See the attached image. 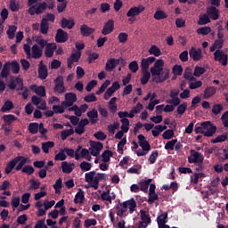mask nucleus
<instances>
[{
  "instance_id": "36",
  "label": "nucleus",
  "mask_w": 228,
  "mask_h": 228,
  "mask_svg": "<svg viewBox=\"0 0 228 228\" xmlns=\"http://www.w3.org/2000/svg\"><path fill=\"white\" fill-rule=\"evenodd\" d=\"M17 31V26L15 25H11L9 26L6 34L9 38V40H13L15 38V32Z\"/></svg>"
},
{
  "instance_id": "56",
  "label": "nucleus",
  "mask_w": 228,
  "mask_h": 228,
  "mask_svg": "<svg viewBox=\"0 0 228 228\" xmlns=\"http://www.w3.org/2000/svg\"><path fill=\"white\" fill-rule=\"evenodd\" d=\"M175 143H177V139H172L171 141H168L165 144L164 149H166V151H174V147H175Z\"/></svg>"
},
{
  "instance_id": "44",
  "label": "nucleus",
  "mask_w": 228,
  "mask_h": 228,
  "mask_svg": "<svg viewBox=\"0 0 228 228\" xmlns=\"http://www.w3.org/2000/svg\"><path fill=\"white\" fill-rule=\"evenodd\" d=\"M40 127V124L38 123H29L28 125V133H30V134H37V133H38V129Z\"/></svg>"
},
{
  "instance_id": "17",
  "label": "nucleus",
  "mask_w": 228,
  "mask_h": 228,
  "mask_svg": "<svg viewBox=\"0 0 228 228\" xmlns=\"http://www.w3.org/2000/svg\"><path fill=\"white\" fill-rule=\"evenodd\" d=\"M142 12H145L143 5L132 7L126 12V17H137V15H140Z\"/></svg>"
},
{
  "instance_id": "18",
  "label": "nucleus",
  "mask_w": 228,
  "mask_h": 228,
  "mask_svg": "<svg viewBox=\"0 0 228 228\" xmlns=\"http://www.w3.org/2000/svg\"><path fill=\"white\" fill-rule=\"evenodd\" d=\"M207 15H208L209 19H212V20H218V19H220V11L215 6H210L207 8Z\"/></svg>"
},
{
  "instance_id": "51",
  "label": "nucleus",
  "mask_w": 228,
  "mask_h": 228,
  "mask_svg": "<svg viewBox=\"0 0 228 228\" xmlns=\"http://www.w3.org/2000/svg\"><path fill=\"white\" fill-rule=\"evenodd\" d=\"M61 168L63 174H71L73 168L71 166H69V162L63 161L61 162Z\"/></svg>"
},
{
  "instance_id": "15",
  "label": "nucleus",
  "mask_w": 228,
  "mask_h": 228,
  "mask_svg": "<svg viewBox=\"0 0 228 228\" xmlns=\"http://www.w3.org/2000/svg\"><path fill=\"white\" fill-rule=\"evenodd\" d=\"M165 65V61L163 60L159 59L155 61L154 66L150 69V72L151 77L156 76V74H159L160 70H163V66Z\"/></svg>"
},
{
  "instance_id": "33",
  "label": "nucleus",
  "mask_w": 228,
  "mask_h": 228,
  "mask_svg": "<svg viewBox=\"0 0 228 228\" xmlns=\"http://www.w3.org/2000/svg\"><path fill=\"white\" fill-rule=\"evenodd\" d=\"M216 94V87L215 86H208L204 90V99H209L213 97Z\"/></svg>"
},
{
  "instance_id": "42",
  "label": "nucleus",
  "mask_w": 228,
  "mask_h": 228,
  "mask_svg": "<svg viewBox=\"0 0 228 228\" xmlns=\"http://www.w3.org/2000/svg\"><path fill=\"white\" fill-rule=\"evenodd\" d=\"M148 53L158 58L161 54V49H159V47L156 46V45H153L150 47Z\"/></svg>"
},
{
  "instance_id": "29",
  "label": "nucleus",
  "mask_w": 228,
  "mask_h": 228,
  "mask_svg": "<svg viewBox=\"0 0 228 228\" xmlns=\"http://www.w3.org/2000/svg\"><path fill=\"white\" fill-rule=\"evenodd\" d=\"M10 61H7L4 64L2 68L0 77H2V79H6V77L10 76Z\"/></svg>"
},
{
  "instance_id": "28",
  "label": "nucleus",
  "mask_w": 228,
  "mask_h": 228,
  "mask_svg": "<svg viewBox=\"0 0 228 228\" xmlns=\"http://www.w3.org/2000/svg\"><path fill=\"white\" fill-rule=\"evenodd\" d=\"M116 210H117V216H124V213H126L127 211V206L126 203L123 202V203H118L116 206Z\"/></svg>"
},
{
  "instance_id": "60",
  "label": "nucleus",
  "mask_w": 228,
  "mask_h": 228,
  "mask_svg": "<svg viewBox=\"0 0 228 228\" xmlns=\"http://www.w3.org/2000/svg\"><path fill=\"white\" fill-rule=\"evenodd\" d=\"M174 131L172 129H167L162 134L164 140H172L174 138Z\"/></svg>"
},
{
  "instance_id": "62",
  "label": "nucleus",
  "mask_w": 228,
  "mask_h": 228,
  "mask_svg": "<svg viewBox=\"0 0 228 228\" xmlns=\"http://www.w3.org/2000/svg\"><path fill=\"white\" fill-rule=\"evenodd\" d=\"M92 225H97V219L90 218V219L85 220L84 227L90 228V227H92Z\"/></svg>"
},
{
  "instance_id": "38",
  "label": "nucleus",
  "mask_w": 228,
  "mask_h": 228,
  "mask_svg": "<svg viewBox=\"0 0 228 228\" xmlns=\"http://www.w3.org/2000/svg\"><path fill=\"white\" fill-rule=\"evenodd\" d=\"M33 86H35V94L39 95V97H45V87L44 86H31L30 88L33 90Z\"/></svg>"
},
{
  "instance_id": "8",
  "label": "nucleus",
  "mask_w": 228,
  "mask_h": 228,
  "mask_svg": "<svg viewBox=\"0 0 228 228\" xmlns=\"http://www.w3.org/2000/svg\"><path fill=\"white\" fill-rule=\"evenodd\" d=\"M189 163H204V155L195 150H191V156L188 157Z\"/></svg>"
},
{
  "instance_id": "10",
  "label": "nucleus",
  "mask_w": 228,
  "mask_h": 228,
  "mask_svg": "<svg viewBox=\"0 0 228 228\" xmlns=\"http://www.w3.org/2000/svg\"><path fill=\"white\" fill-rule=\"evenodd\" d=\"M77 101V95L74 93H67L65 94V101L61 102V106L64 108H70V106H74V102Z\"/></svg>"
},
{
  "instance_id": "11",
  "label": "nucleus",
  "mask_w": 228,
  "mask_h": 228,
  "mask_svg": "<svg viewBox=\"0 0 228 228\" xmlns=\"http://www.w3.org/2000/svg\"><path fill=\"white\" fill-rule=\"evenodd\" d=\"M90 146L92 149H90V154L91 156L97 157L99 154H101L102 149L104 148V144L101 142H95V141H90Z\"/></svg>"
},
{
  "instance_id": "3",
  "label": "nucleus",
  "mask_w": 228,
  "mask_h": 228,
  "mask_svg": "<svg viewBox=\"0 0 228 228\" xmlns=\"http://www.w3.org/2000/svg\"><path fill=\"white\" fill-rule=\"evenodd\" d=\"M170 77V69H162L159 71V74H155V76L151 77V81L159 85L160 83H165L167 79Z\"/></svg>"
},
{
  "instance_id": "50",
  "label": "nucleus",
  "mask_w": 228,
  "mask_h": 228,
  "mask_svg": "<svg viewBox=\"0 0 228 228\" xmlns=\"http://www.w3.org/2000/svg\"><path fill=\"white\" fill-rule=\"evenodd\" d=\"M196 33L198 35H209V33H211V27H201L197 28Z\"/></svg>"
},
{
  "instance_id": "12",
  "label": "nucleus",
  "mask_w": 228,
  "mask_h": 228,
  "mask_svg": "<svg viewBox=\"0 0 228 228\" xmlns=\"http://www.w3.org/2000/svg\"><path fill=\"white\" fill-rule=\"evenodd\" d=\"M169 97L172 99L166 100L167 104H175V106H179V104H181V99H179V89L171 90Z\"/></svg>"
},
{
  "instance_id": "14",
  "label": "nucleus",
  "mask_w": 228,
  "mask_h": 228,
  "mask_svg": "<svg viewBox=\"0 0 228 228\" xmlns=\"http://www.w3.org/2000/svg\"><path fill=\"white\" fill-rule=\"evenodd\" d=\"M80 58H81L80 51H76L72 53L70 56L67 59L68 69H72V65H74V63H77Z\"/></svg>"
},
{
  "instance_id": "20",
  "label": "nucleus",
  "mask_w": 228,
  "mask_h": 228,
  "mask_svg": "<svg viewBox=\"0 0 228 228\" xmlns=\"http://www.w3.org/2000/svg\"><path fill=\"white\" fill-rule=\"evenodd\" d=\"M76 26V21H74V19H67V18H62L61 20V28L62 29H72Z\"/></svg>"
},
{
  "instance_id": "31",
  "label": "nucleus",
  "mask_w": 228,
  "mask_h": 228,
  "mask_svg": "<svg viewBox=\"0 0 228 228\" xmlns=\"http://www.w3.org/2000/svg\"><path fill=\"white\" fill-rule=\"evenodd\" d=\"M2 118L5 126H12V124H13L15 120H17V117H15V115L12 114L4 115Z\"/></svg>"
},
{
  "instance_id": "21",
  "label": "nucleus",
  "mask_w": 228,
  "mask_h": 228,
  "mask_svg": "<svg viewBox=\"0 0 228 228\" xmlns=\"http://www.w3.org/2000/svg\"><path fill=\"white\" fill-rule=\"evenodd\" d=\"M58 49L56 43H48L45 47V55L46 58H53L54 56V51Z\"/></svg>"
},
{
  "instance_id": "39",
  "label": "nucleus",
  "mask_w": 228,
  "mask_h": 228,
  "mask_svg": "<svg viewBox=\"0 0 228 228\" xmlns=\"http://www.w3.org/2000/svg\"><path fill=\"white\" fill-rule=\"evenodd\" d=\"M209 22H211V20L208 14L200 15L198 20L199 26H206V24H209Z\"/></svg>"
},
{
  "instance_id": "58",
  "label": "nucleus",
  "mask_w": 228,
  "mask_h": 228,
  "mask_svg": "<svg viewBox=\"0 0 228 228\" xmlns=\"http://www.w3.org/2000/svg\"><path fill=\"white\" fill-rule=\"evenodd\" d=\"M46 8L47 4L45 2L39 4L38 6L36 7V15H40V13H43Z\"/></svg>"
},
{
  "instance_id": "64",
  "label": "nucleus",
  "mask_w": 228,
  "mask_h": 228,
  "mask_svg": "<svg viewBox=\"0 0 228 228\" xmlns=\"http://www.w3.org/2000/svg\"><path fill=\"white\" fill-rule=\"evenodd\" d=\"M227 140V134H221L215 139L211 140V143H222V142H225Z\"/></svg>"
},
{
  "instance_id": "41",
  "label": "nucleus",
  "mask_w": 228,
  "mask_h": 228,
  "mask_svg": "<svg viewBox=\"0 0 228 228\" xmlns=\"http://www.w3.org/2000/svg\"><path fill=\"white\" fill-rule=\"evenodd\" d=\"M126 204V208L129 209V213H134V208H136V201L134 199L128 200L124 201Z\"/></svg>"
},
{
  "instance_id": "26",
  "label": "nucleus",
  "mask_w": 228,
  "mask_h": 228,
  "mask_svg": "<svg viewBox=\"0 0 228 228\" xmlns=\"http://www.w3.org/2000/svg\"><path fill=\"white\" fill-rule=\"evenodd\" d=\"M91 124H97L99 122V112L97 110L92 109L90 111L86 113Z\"/></svg>"
},
{
  "instance_id": "54",
  "label": "nucleus",
  "mask_w": 228,
  "mask_h": 228,
  "mask_svg": "<svg viewBox=\"0 0 228 228\" xmlns=\"http://www.w3.org/2000/svg\"><path fill=\"white\" fill-rule=\"evenodd\" d=\"M202 74H206V69L200 66H196L194 69L193 76H195V77H200Z\"/></svg>"
},
{
  "instance_id": "1",
  "label": "nucleus",
  "mask_w": 228,
  "mask_h": 228,
  "mask_svg": "<svg viewBox=\"0 0 228 228\" xmlns=\"http://www.w3.org/2000/svg\"><path fill=\"white\" fill-rule=\"evenodd\" d=\"M28 163V158L24 156H18L12 159L5 167V174H12V170L15 168L16 172L21 170L23 174L27 175H33L35 174V168L31 165H26ZM26 165V166H25Z\"/></svg>"
},
{
  "instance_id": "30",
  "label": "nucleus",
  "mask_w": 228,
  "mask_h": 228,
  "mask_svg": "<svg viewBox=\"0 0 228 228\" xmlns=\"http://www.w3.org/2000/svg\"><path fill=\"white\" fill-rule=\"evenodd\" d=\"M40 33H42V35H47V33H49V22L45 18H43L41 20Z\"/></svg>"
},
{
  "instance_id": "23",
  "label": "nucleus",
  "mask_w": 228,
  "mask_h": 228,
  "mask_svg": "<svg viewBox=\"0 0 228 228\" xmlns=\"http://www.w3.org/2000/svg\"><path fill=\"white\" fill-rule=\"evenodd\" d=\"M47 76H49L47 66L44 64V62L41 61L39 63V69H38V77L39 79H47Z\"/></svg>"
},
{
  "instance_id": "6",
  "label": "nucleus",
  "mask_w": 228,
  "mask_h": 228,
  "mask_svg": "<svg viewBox=\"0 0 228 228\" xmlns=\"http://www.w3.org/2000/svg\"><path fill=\"white\" fill-rule=\"evenodd\" d=\"M214 60L215 61H219L223 67H227L228 63V55L224 53L222 50H216L214 53Z\"/></svg>"
},
{
  "instance_id": "7",
  "label": "nucleus",
  "mask_w": 228,
  "mask_h": 228,
  "mask_svg": "<svg viewBox=\"0 0 228 228\" xmlns=\"http://www.w3.org/2000/svg\"><path fill=\"white\" fill-rule=\"evenodd\" d=\"M17 85L19 86L18 90H23L24 89V81L20 77H12V78L9 80L8 87L10 90H15L17 88Z\"/></svg>"
},
{
  "instance_id": "35",
  "label": "nucleus",
  "mask_w": 228,
  "mask_h": 228,
  "mask_svg": "<svg viewBox=\"0 0 228 228\" xmlns=\"http://www.w3.org/2000/svg\"><path fill=\"white\" fill-rule=\"evenodd\" d=\"M10 69L12 74H19V72H20V64H19L17 61H12L10 62Z\"/></svg>"
},
{
  "instance_id": "9",
  "label": "nucleus",
  "mask_w": 228,
  "mask_h": 228,
  "mask_svg": "<svg viewBox=\"0 0 228 228\" xmlns=\"http://www.w3.org/2000/svg\"><path fill=\"white\" fill-rule=\"evenodd\" d=\"M141 221L139 222V228H147L149 224L152 222L151 216L143 209L140 210Z\"/></svg>"
},
{
  "instance_id": "37",
  "label": "nucleus",
  "mask_w": 228,
  "mask_h": 228,
  "mask_svg": "<svg viewBox=\"0 0 228 228\" xmlns=\"http://www.w3.org/2000/svg\"><path fill=\"white\" fill-rule=\"evenodd\" d=\"M85 202V191H80L75 195L74 203L83 204Z\"/></svg>"
},
{
  "instance_id": "53",
  "label": "nucleus",
  "mask_w": 228,
  "mask_h": 228,
  "mask_svg": "<svg viewBox=\"0 0 228 228\" xmlns=\"http://www.w3.org/2000/svg\"><path fill=\"white\" fill-rule=\"evenodd\" d=\"M74 133V128H69V129H67V130H63L61 133V140H67V138H69V136H71V134Z\"/></svg>"
},
{
  "instance_id": "5",
  "label": "nucleus",
  "mask_w": 228,
  "mask_h": 228,
  "mask_svg": "<svg viewBox=\"0 0 228 228\" xmlns=\"http://www.w3.org/2000/svg\"><path fill=\"white\" fill-rule=\"evenodd\" d=\"M55 86L53 87V92L55 94H65L67 88L65 87V83L63 82V77L58 76L54 80Z\"/></svg>"
},
{
  "instance_id": "46",
  "label": "nucleus",
  "mask_w": 228,
  "mask_h": 228,
  "mask_svg": "<svg viewBox=\"0 0 228 228\" xmlns=\"http://www.w3.org/2000/svg\"><path fill=\"white\" fill-rule=\"evenodd\" d=\"M167 17H168V15L166 13L165 11H156L154 13V19L156 20H163V19H167Z\"/></svg>"
},
{
  "instance_id": "24",
  "label": "nucleus",
  "mask_w": 228,
  "mask_h": 228,
  "mask_svg": "<svg viewBox=\"0 0 228 228\" xmlns=\"http://www.w3.org/2000/svg\"><path fill=\"white\" fill-rule=\"evenodd\" d=\"M117 65H120V61L115 58L109 59L105 65V70L110 72L113 70L117 67Z\"/></svg>"
},
{
  "instance_id": "48",
  "label": "nucleus",
  "mask_w": 228,
  "mask_h": 228,
  "mask_svg": "<svg viewBox=\"0 0 228 228\" xmlns=\"http://www.w3.org/2000/svg\"><path fill=\"white\" fill-rule=\"evenodd\" d=\"M92 163L86 161H82L79 165L80 170L82 172H89V170H92Z\"/></svg>"
},
{
  "instance_id": "13",
  "label": "nucleus",
  "mask_w": 228,
  "mask_h": 228,
  "mask_svg": "<svg viewBox=\"0 0 228 228\" xmlns=\"http://www.w3.org/2000/svg\"><path fill=\"white\" fill-rule=\"evenodd\" d=\"M69 40V33L65 32L63 28L57 29V33L55 35V41L57 44H65Z\"/></svg>"
},
{
  "instance_id": "61",
  "label": "nucleus",
  "mask_w": 228,
  "mask_h": 228,
  "mask_svg": "<svg viewBox=\"0 0 228 228\" xmlns=\"http://www.w3.org/2000/svg\"><path fill=\"white\" fill-rule=\"evenodd\" d=\"M128 69L130 71H132L134 74L138 72V69H139V66H138V61H133L129 63L128 65Z\"/></svg>"
},
{
  "instance_id": "4",
  "label": "nucleus",
  "mask_w": 228,
  "mask_h": 228,
  "mask_svg": "<svg viewBox=\"0 0 228 228\" xmlns=\"http://www.w3.org/2000/svg\"><path fill=\"white\" fill-rule=\"evenodd\" d=\"M204 129V136L207 138H211L216 133V126L211 123V121H205L202 123Z\"/></svg>"
},
{
  "instance_id": "2",
  "label": "nucleus",
  "mask_w": 228,
  "mask_h": 228,
  "mask_svg": "<svg viewBox=\"0 0 228 228\" xmlns=\"http://www.w3.org/2000/svg\"><path fill=\"white\" fill-rule=\"evenodd\" d=\"M108 175L105 173H97L96 171H90L85 174V181L90 184L91 188L99 190V183L106 181Z\"/></svg>"
},
{
  "instance_id": "55",
  "label": "nucleus",
  "mask_w": 228,
  "mask_h": 228,
  "mask_svg": "<svg viewBox=\"0 0 228 228\" xmlns=\"http://www.w3.org/2000/svg\"><path fill=\"white\" fill-rule=\"evenodd\" d=\"M187 108H188V103L187 102L181 103L177 107L176 113H178V115H184V113L186 112Z\"/></svg>"
},
{
  "instance_id": "34",
  "label": "nucleus",
  "mask_w": 228,
  "mask_h": 228,
  "mask_svg": "<svg viewBox=\"0 0 228 228\" xmlns=\"http://www.w3.org/2000/svg\"><path fill=\"white\" fill-rule=\"evenodd\" d=\"M151 183H152V179L149 178L148 180H144L141 182L140 184V190L141 191H143L144 193H147L149 191V186L151 185Z\"/></svg>"
},
{
  "instance_id": "43",
  "label": "nucleus",
  "mask_w": 228,
  "mask_h": 228,
  "mask_svg": "<svg viewBox=\"0 0 228 228\" xmlns=\"http://www.w3.org/2000/svg\"><path fill=\"white\" fill-rule=\"evenodd\" d=\"M53 147H54V142L48 141L42 143V151L45 154H49V149H53Z\"/></svg>"
},
{
  "instance_id": "57",
  "label": "nucleus",
  "mask_w": 228,
  "mask_h": 228,
  "mask_svg": "<svg viewBox=\"0 0 228 228\" xmlns=\"http://www.w3.org/2000/svg\"><path fill=\"white\" fill-rule=\"evenodd\" d=\"M159 156V152L158 150L151 152L148 161L150 162V165H154L156 163V160L158 159V157Z\"/></svg>"
},
{
  "instance_id": "40",
  "label": "nucleus",
  "mask_w": 228,
  "mask_h": 228,
  "mask_svg": "<svg viewBox=\"0 0 228 228\" xmlns=\"http://www.w3.org/2000/svg\"><path fill=\"white\" fill-rule=\"evenodd\" d=\"M103 163H110V158H113V151L106 150L102 154Z\"/></svg>"
},
{
  "instance_id": "47",
  "label": "nucleus",
  "mask_w": 228,
  "mask_h": 228,
  "mask_svg": "<svg viewBox=\"0 0 228 228\" xmlns=\"http://www.w3.org/2000/svg\"><path fill=\"white\" fill-rule=\"evenodd\" d=\"M36 44L39 45V48L45 49V45H47V41L44 39V37L37 36L35 39Z\"/></svg>"
},
{
  "instance_id": "25",
  "label": "nucleus",
  "mask_w": 228,
  "mask_h": 228,
  "mask_svg": "<svg viewBox=\"0 0 228 228\" xmlns=\"http://www.w3.org/2000/svg\"><path fill=\"white\" fill-rule=\"evenodd\" d=\"M80 33L82 37H90V35L95 33V28H90L86 24H83L80 26Z\"/></svg>"
},
{
  "instance_id": "45",
  "label": "nucleus",
  "mask_w": 228,
  "mask_h": 228,
  "mask_svg": "<svg viewBox=\"0 0 228 228\" xmlns=\"http://www.w3.org/2000/svg\"><path fill=\"white\" fill-rule=\"evenodd\" d=\"M10 110H13V102L12 101L7 100L1 108V111L3 113H6V111H10Z\"/></svg>"
},
{
  "instance_id": "22",
  "label": "nucleus",
  "mask_w": 228,
  "mask_h": 228,
  "mask_svg": "<svg viewBox=\"0 0 228 228\" xmlns=\"http://www.w3.org/2000/svg\"><path fill=\"white\" fill-rule=\"evenodd\" d=\"M190 56L192 58L193 61H200V60H202V49H195V47H192L189 51Z\"/></svg>"
},
{
  "instance_id": "19",
  "label": "nucleus",
  "mask_w": 228,
  "mask_h": 228,
  "mask_svg": "<svg viewBox=\"0 0 228 228\" xmlns=\"http://www.w3.org/2000/svg\"><path fill=\"white\" fill-rule=\"evenodd\" d=\"M156 61V57H148L147 59H142L141 62V70L142 71H149V67L151 64Z\"/></svg>"
},
{
  "instance_id": "27",
  "label": "nucleus",
  "mask_w": 228,
  "mask_h": 228,
  "mask_svg": "<svg viewBox=\"0 0 228 228\" xmlns=\"http://www.w3.org/2000/svg\"><path fill=\"white\" fill-rule=\"evenodd\" d=\"M43 53L44 49L39 48L38 45H34L32 46V58H34V60H38V58H42Z\"/></svg>"
},
{
  "instance_id": "52",
  "label": "nucleus",
  "mask_w": 228,
  "mask_h": 228,
  "mask_svg": "<svg viewBox=\"0 0 228 228\" xmlns=\"http://www.w3.org/2000/svg\"><path fill=\"white\" fill-rule=\"evenodd\" d=\"M110 80H105L104 83L100 86L99 90L96 92V95H101V94H104L106 88H108L110 85Z\"/></svg>"
},
{
  "instance_id": "63",
  "label": "nucleus",
  "mask_w": 228,
  "mask_h": 228,
  "mask_svg": "<svg viewBox=\"0 0 228 228\" xmlns=\"http://www.w3.org/2000/svg\"><path fill=\"white\" fill-rule=\"evenodd\" d=\"M173 74L174 76H183V66L181 65H175L173 67Z\"/></svg>"
},
{
  "instance_id": "49",
  "label": "nucleus",
  "mask_w": 228,
  "mask_h": 228,
  "mask_svg": "<svg viewBox=\"0 0 228 228\" xmlns=\"http://www.w3.org/2000/svg\"><path fill=\"white\" fill-rule=\"evenodd\" d=\"M142 77H141V84L147 85L151 79V71H142Z\"/></svg>"
},
{
  "instance_id": "16",
  "label": "nucleus",
  "mask_w": 228,
  "mask_h": 228,
  "mask_svg": "<svg viewBox=\"0 0 228 228\" xmlns=\"http://www.w3.org/2000/svg\"><path fill=\"white\" fill-rule=\"evenodd\" d=\"M113 29H115V20H109L103 26L102 29V34L104 36L110 35V33H113Z\"/></svg>"
},
{
  "instance_id": "59",
  "label": "nucleus",
  "mask_w": 228,
  "mask_h": 228,
  "mask_svg": "<svg viewBox=\"0 0 228 228\" xmlns=\"http://www.w3.org/2000/svg\"><path fill=\"white\" fill-rule=\"evenodd\" d=\"M222 111H224V106H222L221 104H215L212 107V113L214 115H220V113H222Z\"/></svg>"
},
{
  "instance_id": "32",
  "label": "nucleus",
  "mask_w": 228,
  "mask_h": 228,
  "mask_svg": "<svg viewBox=\"0 0 228 228\" xmlns=\"http://www.w3.org/2000/svg\"><path fill=\"white\" fill-rule=\"evenodd\" d=\"M167 222H168V213L167 212L164 214H161L157 217V224L159 225V228L162 227V225L167 224Z\"/></svg>"
}]
</instances>
